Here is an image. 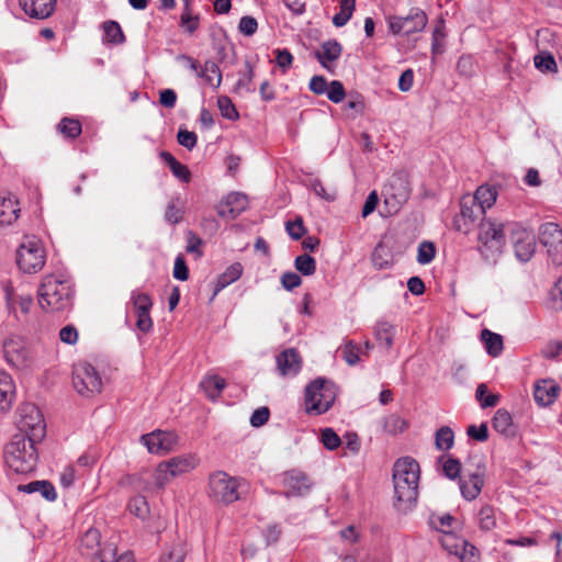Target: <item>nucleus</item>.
I'll return each instance as SVG.
<instances>
[{
  "label": "nucleus",
  "mask_w": 562,
  "mask_h": 562,
  "mask_svg": "<svg viewBox=\"0 0 562 562\" xmlns=\"http://www.w3.org/2000/svg\"><path fill=\"white\" fill-rule=\"evenodd\" d=\"M131 301L132 310L128 311V315L136 317V326L140 331H148L153 325L149 315L153 305L150 297L146 293L133 291Z\"/></svg>",
  "instance_id": "obj_16"
},
{
  "label": "nucleus",
  "mask_w": 562,
  "mask_h": 562,
  "mask_svg": "<svg viewBox=\"0 0 562 562\" xmlns=\"http://www.w3.org/2000/svg\"><path fill=\"white\" fill-rule=\"evenodd\" d=\"M341 53L342 46L337 41H326L319 50H315L314 56L324 68L330 70V63L336 61Z\"/></svg>",
  "instance_id": "obj_22"
},
{
  "label": "nucleus",
  "mask_w": 562,
  "mask_h": 562,
  "mask_svg": "<svg viewBox=\"0 0 562 562\" xmlns=\"http://www.w3.org/2000/svg\"><path fill=\"white\" fill-rule=\"evenodd\" d=\"M481 337L490 356L498 357L502 353L504 345L503 337L501 335L488 329H483Z\"/></svg>",
  "instance_id": "obj_31"
},
{
  "label": "nucleus",
  "mask_w": 562,
  "mask_h": 562,
  "mask_svg": "<svg viewBox=\"0 0 562 562\" xmlns=\"http://www.w3.org/2000/svg\"><path fill=\"white\" fill-rule=\"evenodd\" d=\"M540 244L547 249L548 256L555 266L562 263V228L555 223H543L539 227Z\"/></svg>",
  "instance_id": "obj_12"
},
{
  "label": "nucleus",
  "mask_w": 562,
  "mask_h": 562,
  "mask_svg": "<svg viewBox=\"0 0 562 562\" xmlns=\"http://www.w3.org/2000/svg\"><path fill=\"white\" fill-rule=\"evenodd\" d=\"M243 266L239 262L231 265L218 278L211 301L226 286L241 277Z\"/></svg>",
  "instance_id": "obj_27"
},
{
  "label": "nucleus",
  "mask_w": 562,
  "mask_h": 562,
  "mask_svg": "<svg viewBox=\"0 0 562 562\" xmlns=\"http://www.w3.org/2000/svg\"><path fill=\"white\" fill-rule=\"evenodd\" d=\"M294 266L303 276H312L316 271V260L307 254L297 256Z\"/></svg>",
  "instance_id": "obj_43"
},
{
  "label": "nucleus",
  "mask_w": 562,
  "mask_h": 562,
  "mask_svg": "<svg viewBox=\"0 0 562 562\" xmlns=\"http://www.w3.org/2000/svg\"><path fill=\"white\" fill-rule=\"evenodd\" d=\"M446 36L445 33V23L440 20L432 31V43H431V53L432 55L441 54L442 46L440 45V41Z\"/></svg>",
  "instance_id": "obj_54"
},
{
  "label": "nucleus",
  "mask_w": 562,
  "mask_h": 562,
  "mask_svg": "<svg viewBox=\"0 0 562 562\" xmlns=\"http://www.w3.org/2000/svg\"><path fill=\"white\" fill-rule=\"evenodd\" d=\"M436 255L435 245L431 241H423L418 246L417 261L420 265L430 263Z\"/></svg>",
  "instance_id": "obj_47"
},
{
  "label": "nucleus",
  "mask_w": 562,
  "mask_h": 562,
  "mask_svg": "<svg viewBox=\"0 0 562 562\" xmlns=\"http://www.w3.org/2000/svg\"><path fill=\"white\" fill-rule=\"evenodd\" d=\"M162 474L167 475V474H170L172 477L176 476V458H171L169 461L167 462H162L159 464L158 467V473H157V482L159 485H164L165 483V480H167V477H161Z\"/></svg>",
  "instance_id": "obj_58"
},
{
  "label": "nucleus",
  "mask_w": 562,
  "mask_h": 562,
  "mask_svg": "<svg viewBox=\"0 0 562 562\" xmlns=\"http://www.w3.org/2000/svg\"><path fill=\"white\" fill-rule=\"evenodd\" d=\"M104 41L111 44H123L125 36L121 25L116 21H106L103 23Z\"/></svg>",
  "instance_id": "obj_37"
},
{
  "label": "nucleus",
  "mask_w": 562,
  "mask_h": 562,
  "mask_svg": "<svg viewBox=\"0 0 562 562\" xmlns=\"http://www.w3.org/2000/svg\"><path fill=\"white\" fill-rule=\"evenodd\" d=\"M276 63L285 72L292 65L293 56L288 49H276Z\"/></svg>",
  "instance_id": "obj_64"
},
{
  "label": "nucleus",
  "mask_w": 562,
  "mask_h": 562,
  "mask_svg": "<svg viewBox=\"0 0 562 562\" xmlns=\"http://www.w3.org/2000/svg\"><path fill=\"white\" fill-rule=\"evenodd\" d=\"M479 525L482 530L490 531L496 527L495 510L490 505H484L479 512Z\"/></svg>",
  "instance_id": "obj_41"
},
{
  "label": "nucleus",
  "mask_w": 562,
  "mask_h": 562,
  "mask_svg": "<svg viewBox=\"0 0 562 562\" xmlns=\"http://www.w3.org/2000/svg\"><path fill=\"white\" fill-rule=\"evenodd\" d=\"M244 485L239 479L217 471L209 477V495L216 503L228 505L240 498Z\"/></svg>",
  "instance_id": "obj_5"
},
{
  "label": "nucleus",
  "mask_w": 562,
  "mask_h": 562,
  "mask_svg": "<svg viewBox=\"0 0 562 562\" xmlns=\"http://www.w3.org/2000/svg\"><path fill=\"white\" fill-rule=\"evenodd\" d=\"M72 384L82 396H90L101 392L102 379L95 368L87 362L74 366Z\"/></svg>",
  "instance_id": "obj_9"
},
{
  "label": "nucleus",
  "mask_w": 562,
  "mask_h": 562,
  "mask_svg": "<svg viewBox=\"0 0 562 562\" xmlns=\"http://www.w3.org/2000/svg\"><path fill=\"white\" fill-rule=\"evenodd\" d=\"M100 531L94 528L88 529L81 538V550L86 555H99L101 558L100 549Z\"/></svg>",
  "instance_id": "obj_28"
},
{
  "label": "nucleus",
  "mask_w": 562,
  "mask_h": 562,
  "mask_svg": "<svg viewBox=\"0 0 562 562\" xmlns=\"http://www.w3.org/2000/svg\"><path fill=\"white\" fill-rule=\"evenodd\" d=\"M199 77L204 78L214 88H218L222 82V72L217 64L212 60L205 61L204 67L199 72Z\"/></svg>",
  "instance_id": "obj_36"
},
{
  "label": "nucleus",
  "mask_w": 562,
  "mask_h": 562,
  "mask_svg": "<svg viewBox=\"0 0 562 562\" xmlns=\"http://www.w3.org/2000/svg\"><path fill=\"white\" fill-rule=\"evenodd\" d=\"M277 366L281 375H295L301 369V357L295 349H286L277 356Z\"/></svg>",
  "instance_id": "obj_21"
},
{
  "label": "nucleus",
  "mask_w": 562,
  "mask_h": 562,
  "mask_svg": "<svg viewBox=\"0 0 562 562\" xmlns=\"http://www.w3.org/2000/svg\"><path fill=\"white\" fill-rule=\"evenodd\" d=\"M20 207L13 198H4L0 203V224L11 225L19 217Z\"/></svg>",
  "instance_id": "obj_29"
},
{
  "label": "nucleus",
  "mask_w": 562,
  "mask_h": 562,
  "mask_svg": "<svg viewBox=\"0 0 562 562\" xmlns=\"http://www.w3.org/2000/svg\"><path fill=\"white\" fill-rule=\"evenodd\" d=\"M100 562H134V560L131 553H123L116 557V549L109 544L102 549Z\"/></svg>",
  "instance_id": "obj_46"
},
{
  "label": "nucleus",
  "mask_w": 562,
  "mask_h": 562,
  "mask_svg": "<svg viewBox=\"0 0 562 562\" xmlns=\"http://www.w3.org/2000/svg\"><path fill=\"white\" fill-rule=\"evenodd\" d=\"M485 474L486 464L483 458L474 457L465 463L459 486L467 501H473L480 495L484 486Z\"/></svg>",
  "instance_id": "obj_7"
},
{
  "label": "nucleus",
  "mask_w": 562,
  "mask_h": 562,
  "mask_svg": "<svg viewBox=\"0 0 562 562\" xmlns=\"http://www.w3.org/2000/svg\"><path fill=\"white\" fill-rule=\"evenodd\" d=\"M45 261V250L40 240L26 239L16 250V265L24 273H37L43 269Z\"/></svg>",
  "instance_id": "obj_8"
},
{
  "label": "nucleus",
  "mask_w": 562,
  "mask_h": 562,
  "mask_svg": "<svg viewBox=\"0 0 562 562\" xmlns=\"http://www.w3.org/2000/svg\"><path fill=\"white\" fill-rule=\"evenodd\" d=\"M3 353L8 364L15 370H30L33 364V356L31 350L19 337H11L4 340Z\"/></svg>",
  "instance_id": "obj_11"
},
{
  "label": "nucleus",
  "mask_w": 562,
  "mask_h": 562,
  "mask_svg": "<svg viewBox=\"0 0 562 562\" xmlns=\"http://www.w3.org/2000/svg\"><path fill=\"white\" fill-rule=\"evenodd\" d=\"M510 239L517 259L521 262H528L536 251L535 234L518 224H513Z\"/></svg>",
  "instance_id": "obj_15"
},
{
  "label": "nucleus",
  "mask_w": 562,
  "mask_h": 562,
  "mask_svg": "<svg viewBox=\"0 0 562 562\" xmlns=\"http://www.w3.org/2000/svg\"><path fill=\"white\" fill-rule=\"evenodd\" d=\"M58 131L67 138L75 139L81 134V123L78 120L64 117L57 126Z\"/></svg>",
  "instance_id": "obj_40"
},
{
  "label": "nucleus",
  "mask_w": 562,
  "mask_h": 562,
  "mask_svg": "<svg viewBox=\"0 0 562 562\" xmlns=\"http://www.w3.org/2000/svg\"><path fill=\"white\" fill-rule=\"evenodd\" d=\"M360 348L353 341H348L341 348V356L349 366H355L359 361Z\"/></svg>",
  "instance_id": "obj_51"
},
{
  "label": "nucleus",
  "mask_w": 562,
  "mask_h": 562,
  "mask_svg": "<svg viewBox=\"0 0 562 562\" xmlns=\"http://www.w3.org/2000/svg\"><path fill=\"white\" fill-rule=\"evenodd\" d=\"M327 98L334 103H340L346 97V90L341 81L333 80L328 83Z\"/></svg>",
  "instance_id": "obj_52"
},
{
  "label": "nucleus",
  "mask_w": 562,
  "mask_h": 562,
  "mask_svg": "<svg viewBox=\"0 0 562 562\" xmlns=\"http://www.w3.org/2000/svg\"><path fill=\"white\" fill-rule=\"evenodd\" d=\"M372 263L379 270H385L392 267V256L382 243H379L372 252Z\"/></svg>",
  "instance_id": "obj_34"
},
{
  "label": "nucleus",
  "mask_w": 562,
  "mask_h": 562,
  "mask_svg": "<svg viewBox=\"0 0 562 562\" xmlns=\"http://www.w3.org/2000/svg\"><path fill=\"white\" fill-rule=\"evenodd\" d=\"M535 66L540 70L554 71L557 70V63L551 55H537L535 57Z\"/></svg>",
  "instance_id": "obj_60"
},
{
  "label": "nucleus",
  "mask_w": 562,
  "mask_h": 562,
  "mask_svg": "<svg viewBox=\"0 0 562 562\" xmlns=\"http://www.w3.org/2000/svg\"><path fill=\"white\" fill-rule=\"evenodd\" d=\"M225 386H226L225 380L217 375L206 376L201 382V387L203 389L205 395L212 401L220 397V395Z\"/></svg>",
  "instance_id": "obj_30"
},
{
  "label": "nucleus",
  "mask_w": 562,
  "mask_h": 562,
  "mask_svg": "<svg viewBox=\"0 0 562 562\" xmlns=\"http://www.w3.org/2000/svg\"><path fill=\"white\" fill-rule=\"evenodd\" d=\"M492 426L499 434L507 435V436L514 434L512 416L505 409H498L495 413V415L492 419Z\"/></svg>",
  "instance_id": "obj_32"
},
{
  "label": "nucleus",
  "mask_w": 562,
  "mask_h": 562,
  "mask_svg": "<svg viewBox=\"0 0 562 562\" xmlns=\"http://www.w3.org/2000/svg\"><path fill=\"white\" fill-rule=\"evenodd\" d=\"M454 432L449 426L440 427L435 435V446L438 450L448 451L453 447Z\"/></svg>",
  "instance_id": "obj_38"
},
{
  "label": "nucleus",
  "mask_w": 562,
  "mask_h": 562,
  "mask_svg": "<svg viewBox=\"0 0 562 562\" xmlns=\"http://www.w3.org/2000/svg\"><path fill=\"white\" fill-rule=\"evenodd\" d=\"M335 397L334 384L318 378L306 386V412L315 415L324 414L331 407Z\"/></svg>",
  "instance_id": "obj_6"
},
{
  "label": "nucleus",
  "mask_w": 562,
  "mask_h": 562,
  "mask_svg": "<svg viewBox=\"0 0 562 562\" xmlns=\"http://www.w3.org/2000/svg\"><path fill=\"white\" fill-rule=\"evenodd\" d=\"M394 326L386 321H379L374 327L375 339L380 344H384L386 349H390L393 345Z\"/></svg>",
  "instance_id": "obj_33"
},
{
  "label": "nucleus",
  "mask_w": 562,
  "mask_h": 562,
  "mask_svg": "<svg viewBox=\"0 0 562 562\" xmlns=\"http://www.w3.org/2000/svg\"><path fill=\"white\" fill-rule=\"evenodd\" d=\"M202 239L192 232L187 233L186 250L193 254L196 258L202 255L201 252Z\"/></svg>",
  "instance_id": "obj_59"
},
{
  "label": "nucleus",
  "mask_w": 562,
  "mask_h": 562,
  "mask_svg": "<svg viewBox=\"0 0 562 562\" xmlns=\"http://www.w3.org/2000/svg\"><path fill=\"white\" fill-rule=\"evenodd\" d=\"M199 458L192 453L178 457V474L187 473L195 469L199 465Z\"/></svg>",
  "instance_id": "obj_53"
},
{
  "label": "nucleus",
  "mask_w": 562,
  "mask_h": 562,
  "mask_svg": "<svg viewBox=\"0 0 562 562\" xmlns=\"http://www.w3.org/2000/svg\"><path fill=\"white\" fill-rule=\"evenodd\" d=\"M201 13L196 10H182L180 14L179 25L182 29L183 34L189 37L196 36V33L201 29Z\"/></svg>",
  "instance_id": "obj_25"
},
{
  "label": "nucleus",
  "mask_w": 562,
  "mask_h": 562,
  "mask_svg": "<svg viewBox=\"0 0 562 562\" xmlns=\"http://www.w3.org/2000/svg\"><path fill=\"white\" fill-rule=\"evenodd\" d=\"M475 397L480 401L483 408L494 407L498 403V396L495 394H487V386L484 383L479 384Z\"/></svg>",
  "instance_id": "obj_48"
},
{
  "label": "nucleus",
  "mask_w": 562,
  "mask_h": 562,
  "mask_svg": "<svg viewBox=\"0 0 562 562\" xmlns=\"http://www.w3.org/2000/svg\"><path fill=\"white\" fill-rule=\"evenodd\" d=\"M559 387L548 380L538 382L535 385L533 397L540 406H549L558 396Z\"/></svg>",
  "instance_id": "obj_23"
},
{
  "label": "nucleus",
  "mask_w": 562,
  "mask_h": 562,
  "mask_svg": "<svg viewBox=\"0 0 562 562\" xmlns=\"http://www.w3.org/2000/svg\"><path fill=\"white\" fill-rule=\"evenodd\" d=\"M59 339L68 345H75L78 340V330L74 325H66L59 330Z\"/></svg>",
  "instance_id": "obj_61"
},
{
  "label": "nucleus",
  "mask_w": 562,
  "mask_h": 562,
  "mask_svg": "<svg viewBox=\"0 0 562 562\" xmlns=\"http://www.w3.org/2000/svg\"><path fill=\"white\" fill-rule=\"evenodd\" d=\"M476 249L488 263H495L506 243L504 224L494 218H483L479 226Z\"/></svg>",
  "instance_id": "obj_4"
},
{
  "label": "nucleus",
  "mask_w": 562,
  "mask_h": 562,
  "mask_svg": "<svg viewBox=\"0 0 562 562\" xmlns=\"http://www.w3.org/2000/svg\"><path fill=\"white\" fill-rule=\"evenodd\" d=\"M248 207V198L240 192H231L216 205V213L225 220H235Z\"/></svg>",
  "instance_id": "obj_17"
},
{
  "label": "nucleus",
  "mask_w": 562,
  "mask_h": 562,
  "mask_svg": "<svg viewBox=\"0 0 562 562\" xmlns=\"http://www.w3.org/2000/svg\"><path fill=\"white\" fill-rule=\"evenodd\" d=\"M257 20L250 15H245L239 20L238 30L246 36H251L257 32Z\"/></svg>",
  "instance_id": "obj_57"
},
{
  "label": "nucleus",
  "mask_w": 562,
  "mask_h": 562,
  "mask_svg": "<svg viewBox=\"0 0 562 562\" xmlns=\"http://www.w3.org/2000/svg\"><path fill=\"white\" fill-rule=\"evenodd\" d=\"M460 214L454 218V227L457 231L468 234L474 226L477 220L485 217L483 206L475 203V200L471 195H465L460 202Z\"/></svg>",
  "instance_id": "obj_14"
},
{
  "label": "nucleus",
  "mask_w": 562,
  "mask_h": 562,
  "mask_svg": "<svg viewBox=\"0 0 562 562\" xmlns=\"http://www.w3.org/2000/svg\"><path fill=\"white\" fill-rule=\"evenodd\" d=\"M217 106L223 117L228 119L231 121H236L239 117V114L234 103L227 95L218 97Z\"/></svg>",
  "instance_id": "obj_45"
},
{
  "label": "nucleus",
  "mask_w": 562,
  "mask_h": 562,
  "mask_svg": "<svg viewBox=\"0 0 562 562\" xmlns=\"http://www.w3.org/2000/svg\"><path fill=\"white\" fill-rule=\"evenodd\" d=\"M308 88L315 94H324L328 89V82L323 76H313L310 80Z\"/></svg>",
  "instance_id": "obj_63"
},
{
  "label": "nucleus",
  "mask_w": 562,
  "mask_h": 562,
  "mask_svg": "<svg viewBox=\"0 0 562 562\" xmlns=\"http://www.w3.org/2000/svg\"><path fill=\"white\" fill-rule=\"evenodd\" d=\"M283 495L286 497L303 496L311 488L308 476L300 470H290L282 474Z\"/></svg>",
  "instance_id": "obj_19"
},
{
  "label": "nucleus",
  "mask_w": 562,
  "mask_h": 562,
  "mask_svg": "<svg viewBox=\"0 0 562 562\" xmlns=\"http://www.w3.org/2000/svg\"><path fill=\"white\" fill-rule=\"evenodd\" d=\"M301 283L302 279L295 272H284L281 277V284L288 291L294 290L295 288L300 286Z\"/></svg>",
  "instance_id": "obj_62"
},
{
  "label": "nucleus",
  "mask_w": 562,
  "mask_h": 562,
  "mask_svg": "<svg viewBox=\"0 0 562 562\" xmlns=\"http://www.w3.org/2000/svg\"><path fill=\"white\" fill-rule=\"evenodd\" d=\"M19 4L30 18L44 20L53 14L56 0H19Z\"/></svg>",
  "instance_id": "obj_20"
},
{
  "label": "nucleus",
  "mask_w": 562,
  "mask_h": 562,
  "mask_svg": "<svg viewBox=\"0 0 562 562\" xmlns=\"http://www.w3.org/2000/svg\"><path fill=\"white\" fill-rule=\"evenodd\" d=\"M127 508L131 514L145 519L149 513V507L146 498L142 495L132 497L128 502Z\"/></svg>",
  "instance_id": "obj_42"
},
{
  "label": "nucleus",
  "mask_w": 562,
  "mask_h": 562,
  "mask_svg": "<svg viewBox=\"0 0 562 562\" xmlns=\"http://www.w3.org/2000/svg\"><path fill=\"white\" fill-rule=\"evenodd\" d=\"M41 441L27 437L24 432L13 435L4 448V458L9 468L22 474L34 471L38 461L36 445Z\"/></svg>",
  "instance_id": "obj_2"
},
{
  "label": "nucleus",
  "mask_w": 562,
  "mask_h": 562,
  "mask_svg": "<svg viewBox=\"0 0 562 562\" xmlns=\"http://www.w3.org/2000/svg\"><path fill=\"white\" fill-rule=\"evenodd\" d=\"M19 432H24L30 438L43 440L46 435V424L41 411L32 404H26L21 408V419Z\"/></svg>",
  "instance_id": "obj_13"
},
{
  "label": "nucleus",
  "mask_w": 562,
  "mask_h": 562,
  "mask_svg": "<svg viewBox=\"0 0 562 562\" xmlns=\"http://www.w3.org/2000/svg\"><path fill=\"white\" fill-rule=\"evenodd\" d=\"M321 441L324 447L330 451L337 449L342 443L340 437L333 428H325L322 430Z\"/></svg>",
  "instance_id": "obj_49"
},
{
  "label": "nucleus",
  "mask_w": 562,
  "mask_h": 562,
  "mask_svg": "<svg viewBox=\"0 0 562 562\" xmlns=\"http://www.w3.org/2000/svg\"><path fill=\"white\" fill-rule=\"evenodd\" d=\"M19 492L32 494L40 493L46 501L54 502L57 498V493L54 485L46 480L33 481L27 484H20Z\"/></svg>",
  "instance_id": "obj_24"
},
{
  "label": "nucleus",
  "mask_w": 562,
  "mask_h": 562,
  "mask_svg": "<svg viewBox=\"0 0 562 562\" xmlns=\"http://www.w3.org/2000/svg\"><path fill=\"white\" fill-rule=\"evenodd\" d=\"M461 469H462L461 462L453 457H449L443 462V465H442L445 475L450 480H456V479L460 480V476H462Z\"/></svg>",
  "instance_id": "obj_50"
},
{
  "label": "nucleus",
  "mask_w": 562,
  "mask_h": 562,
  "mask_svg": "<svg viewBox=\"0 0 562 562\" xmlns=\"http://www.w3.org/2000/svg\"><path fill=\"white\" fill-rule=\"evenodd\" d=\"M140 441L147 447L150 453L166 454L176 446V435L170 431L155 430L143 435Z\"/></svg>",
  "instance_id": "obj_18"
},
{
  "label": "nucleus",
  "mask_w": 562,
  "mask_h": 562,
  "mask_svg": "<svg viewBox=\"0 0 562 562\" xmlns=\"http://www.w3.org/2000/svg\"><path fill=\"white\" fill-rule=\"evenodd\" d=\"M37 294L43 310L60 312L71 308L75 290L70 281L48 274L43 278Z\"/></svg>",
  "instance_id": "obj_3"
},
{
  "label": "nucleus",
  "mask_w": 562,
  "mask_h": 562,
  "mask_svg": "<svg viewBox=\"0 0 562 562\" xmlns=\"http://www.w3.org/2000/svg\"><path fill=\"white\" fill-rule=\"evenodd\" d=\"M419 464L411 458L398 459L393 465L394 506L400 512L409 510L418 496Z\"/></svg>",
  "instance_id": "obj_1"
},
{
  "label": "nucleus",
  "mask_w": 562,
  "mask_h": 562,
  "mask_svg": "<svg viewBox=\"0 0 562 562\" xmlns=\"http://www.w3.org/2000/svg\"><path fill=\"white\" fill-rule=\"evenodd\" d=\"M285 228L289 236L294 240L301 239L305 234V227L301 217L286 222Z\"/></svg>",
  "instance_id": "obj_55"
},
{
  "label": "nucleus",
  "mask_w": 562,
  "mask_h": 562,
  "mask_svg": "<svg viewBox=\"0 0 562 562\" xmlns=\"http://www.w3.org/2000/svg\"><path fill=\"white\" fill-rule=\"evenodd\" d=\"M390 31L393 34L411 35L422 32L428 22L427 14L419 8H412L407 15H392L387 19Z\"/></svg>",
  "instance_id": "obj_10"
},
{
  "label": "nucleus",
  "mask_w": 562,
  "mask_h": 562,
  "mask_svg": "<svg viewBox=\"0 0 562 562\" xmlns=\"http://www.w3.org/2000/svg\"><path fill=\"white\" fill-rule=\"evenodd\" d=\"M467 435L476 441L484 442L488 439V428L482 423L480 426L470 425L467 428Z\"/></svg>",
  "instance_id": "obj_56"
},
{
  "label": "nucleus",
  "mask_w": 562,
  "mask_h": 562,
  "mask_svg": "<svg viewBox=\"0 0 562 562\" xmlns=\"http://www.w3.org/2000/svg\"><path fill=\"white\" fill-rule=\"evenodd\" d=\"M14 396V383L11 375L4 371L0 372V413L11 408Z\"/></svg>",
  "instance_id": "obj_26"
},
{
  "label": "nucleus",
  "mask_w": 562,
  "mask_h": 562,
  "mask_svg": "<svg viewBox=\"0 0 562 562\" xmlns=\"http://www.w3.org/2000/svg\"><path fill=\"white\" fill-rule=\"evenodd\" d=\"M355 5V0H341L339 4V12L333 18L334 25L337 27L344 26L351 18Z\"/></svg>",
  "instance_id": "obj_39"
},
{
  "label": "nucleus",
  "mask_w": 562,
  "mask_h": 562,
  "mask_svg": "<svg viewBox=\"0 0 562 562\" xmlns=\"http://www.w3.org/2000/svg\"><path fill=\"white\" fill-rule=\"evenodd\" d=\"M407 427L408 423L396 414H391L384 419V430L389 434L403 432Z\"/></svg>",
  "instance_id": "obj_44"
},
{
  "label": "nucleus",
  "mask_w": 562,
  "mask_h": 562,
  "mask_svg": "<svg viewBox=\"0 0 562 562\" xmlns=\"http://www.w3.org/2000/svg\"><path fill=\"white\" fill-rule=\"evenodd\" d=\"M496 196L497 192L493 188L481 186L471 198L474 199L475 203L480 206H483L484 212H486V209H490L495 203Z\"/></svg>",
  "instance_id": "obj_35"
}]
</instances>
